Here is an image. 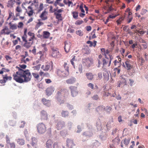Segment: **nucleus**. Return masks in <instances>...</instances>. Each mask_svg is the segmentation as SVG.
Listing matches in <instances>:
<instances>
[{"label":"nucleus","mask_w":148,"mask_h":148,"mask_svg":"<svg viewBox=\"0 0 148 148\" xmlns=\"http://www.w3.org/2000/svg\"><path fill=\"white\" fill-rule=\"evenodd\" d=\"M130 60L128 59L126 60L125 63L127 70H130L132 68V66L130 64Z\"/></svg>","instance_id":"16"},{"label":"nucleus","mask_w":148,"mask_h":148,"mask_svg":"<svg viewBox=\"0 0 148 148\" xmlns=\"http://www.w3.org/2000/svg\"><path fill=\"white\" fill-rule=\"evenodd\" d=\"M87 85L88 87L91 88L92 89H94V85L93 84L91 83H90L89 84H88Z\"/></svg>","instance_id":"54"},{"label":"nucleus","mask_w":148,"mask_h":148,"mask_svg":"<svg viewBox=\"0 0 148 148\" xmlns=\"http://www.w3.org/2000/svg\"><path fill=\"white\" fill-rule=\"evenodd\" d=\"M73 16L74 18L75 19H77L78 17V13L76 12H72Z\"/></svg>","instance_id":"39"},{"label":"nucleus","mask_w":148,"mask_h":148,"mask_svg":"<svg viewBox=\"0 0 148 148\" xmlns=\"http://www.w3.org/2000/svg\"><path fill=\"white\" fill-rule=\"evenodd\" d=\"M29 59L28 58H27L25 59H21V61L22 63H26L27 62H29Z\"/></svg>","instance_id":"51"},{"label":"nucleus","mask_w":148,"mask_h":148,"mask_svg":"<svg viewBox=\"0 0 148 148\" xmlns=\"http://www.w3.org/2000/svg\"><path fill=\"white\" fill-rule=\"evenodd\" d=\"M76 34L80 36H82L83 35V32L81 30H78L76 32Z\"/></svg>","instance_id":"48"},{"label":"nucleus","mask_w":148,"mask_h":148,"mask_svg":"<svg viewBox=\"0 0 148 148\" xmlns=\"http://www.w3.org/2000/svg\"><path fill=\"white\" fill-rule=\"evenodd\" d=\"M9 144L10 145V148H15L16 145L14 143H10Z\"/></svg>","instance_id":"61"},{"label":"nucleus","mask_w":148,"mask_h":148,"mask_svg":"<svg viewBox=\"0 0 148 148\" xmlns=\"http://www.w3.org/2000/svg\"><path fill=\"white\" fill-rule=\"evenodd\" d=\"M98 76L97 77V80H100L102 78V73L101 72L97 74Z\"/></svg>","instance_id":"46"},{"label":"nucleus","mask_w":148,"mask_h":148,"mask_svg":"<svg viewBox=\"0 0 148 148\" xmlns=\"http://www.w3.org/2000/svg\"><path fill=\"white\" fill-rule=\"evenodd\" d=\"M18 71L13 74V79L16 82L22 83L29 81L32 77V75L28 70L24 71L18 68Z\"/></svg>","instance_id":"1"},{"label":"nucleus","mask_w":148,"mask_h":148,"mask_svg":"<svg viewBox=\"0 0 148 148\" xmlns=\"http://www.w3.org/2000/svg\"><path fill=\"white\" fill-rule=\"evenodd\" d=\"M42 101L43 104L48 107H49L51 105L50 101L49 100L43 98L42 99Z\"/></svg>","instance_id":"22"},{"label":"nucleus","mask_w":148,"mask_h":148,"mask_svg":"<svg viewBox=\"0 0 148 148\" xmlns=\"http://www.w3.org/2000/svg\"><path fill=\"white\" fill-rule=\"evenodd\" d=\"M58 7H57L56 9H53L54 11V14L56 16V19L58 20L62 21V14L60 13L64 11L63 8H62L60 9H58Z\"/></svg>","instance_id":"5"},{"label":"nucleus","mask_w":148,"mask_h":148,"mask_svg":"<svg viewBox=\"0 0 148 148\" xmlns=\"http://www.w3.org/2000/svg\"><path fill=\"white\" fill-rule=\"evenodd\" d=\"M1 45L3 48H5L6 47H8L9 44V42L8 40L3 38L1 42Z\"/></svg>","instance_id":"13"},{"label":"nucleus","mask_w":148,"mask_h":148,"mask_svg":"<svg viewBox=\"0 0 148 148\" xmlns=\"http://www.w3.org/2000/svg\"><path fill=\"white\" fill-rule=\"evenodd\" d=\"M124 144L126 146H127L129 143L130 139H129L125 138L123 140Z\"/></svg>","instance_id":"41"},{"label":"nucleus","mask_w":148,"mask_h":148,"mask_svg":"<svg viewBox=\"0 0 148 148\" xmlns=\"http://www.w3.org/2000/svg\"><path fill=\"white\" fill-rule=\"evenodd\" d=\"M66 146L68 148H73L75 145L73 140L69 139H67L66 140Z\"/></svg>","instance_id":"12"},{"label":"nucleus","mask_w":148,"mask_h":148,"mask_svg":"<svg viewBox=\"0 0 148 148\" xmlns=\"http://www.w3.org/2000/svg\"><path fill=\"white\" fill-rule=\"evenodd\" d=\"M44 7H43V4L42 3H41L40 4L39 7V9L38 10V12H40L43 9Z\"/></svg>","instance_id":"50"},{"label":"nucleus","mask_w":148,"mask_h":148,"mask_svg":"<svg viewBox=\"0 0 148 148\" xmlns=\"http://www.w3.org/2000/svg\"><path fill=\"white\" fill-rule=\"evenodd\" d=\"M79 9L81 10V12L83 13H84L85 11L83 9V4H81L79 6Z\"/></svg>","instance_id":"56"},{"label":"nucleus","mask_w":148,"mask_h":148,"mask_svg":"<svg viewBox=\"0 0 148 148\" xmlns=\"http://www.w3.org/2000/svg\"><path fill=\"white\" fill-rule=\"evenodd\" d=\"M82 62L83 64H85L87 67H88L90 66L92 63L91 60H90L89 58L83 59Z\"/></svg>","instance_id":"14"},{"label":"nucleus","mask_w":148,"mask_h":148,"mask_svg":"<svg viewBox=\"0 0 148 148\" xmlns=\"http://www.w3.org/2000/svg\"><path fill=\"white\" fill-rule=\"evenodd\" d=\"M28 34L32 38H35L34 34L31 32H29L28 33Z\"/></svg>","instance_id":"57"},{"label":"nucleus","mask_w":148,"mask_h":148,"mask_svg":"<svg viewBox=\"0 0 148 148\" xmlns=\"http://www.w3.org/2000/svg\"><path fill=\"white\" fill-rule=\"evenodd\" d=\"M109 58H102L100 60H98L99 66L98 67H99L100 65L103 64V67H109L111 64V61L113 59V56L112 55H108Z\"/></svg>","instance_id":"2"},{"label":"nucleus","mask_w":148,"mask_h":148,"mask_svg":"<svg viewBox=\"0 0 148 148\" xmlns=\"http://www.w3.org/2000/svg\"><path fill=\"white\" fill-rule=\"evenodd\" d=\"M33 43V42H29L27 41V42H25L24 44V46L27 48H29L31 46Z\"/></svg>","instance_id":"27"},{"label":"nucleus","mask_w":148,"mask_h":148,"mask_svg":"<svg viewBox=\"0 0 148 148\" xmlns=\"http://www.w3.org/2000/svg\"><path fill=\"white\" fill-rule=\"evenodd\" d=\"M76 81V79L74 77H72L67 79L66 82L69 84H72L74 83Z\"/></svg>","instance_id":"23"},{"label":"nucleus","mask_w":148,"mask_h":148,"mask_svg":"<svg viewBox=\"0 0 148 148\" xmlns=\"http://www.w3.org/2000/svg\"><path fill=\"white\" fill-rule=\"evenodd\" d=\"M11 31L9 29L7 26H5V27L0 32L1 34H9L11 32Z\"/></svg>","instance_id":"11"},{"label":"nucleus","mask_w":148,"mask_h":148,"mask_svg":"<svg viewBox=\"0 0 148 148\" xmlns=\"http://www.w3.org/2000/svg\"><path fill=\"white\" fill-rule=\"evenodd\" d=\"M10 29L12 30L16 29H17V25L16 24H12L11 22L9 23Z\"/></svg>","instance_id":"24"},{"label":"nucleus","mask_w":148,"mask_h":148,"mask_svg":"<svg viewBox=\"0 0 148 148\" xmlns=\"http://www.w3.org/2000/svg\"><path fill=\"white\" fill-rule=\"evenodd\" d=\"M123 19L124 18L123 17H121L120 18L116 21L117 25H118L121 24V22L123 20Z\"/></svg>","instance_id":"44"},{"label":"nucleus","mask_w":148,"mask_h":148,"mask_svg":"<svg viewBox=\"0 0 148 148\" xmlns=\"http://www.w3.org/2000/svg\"><path fill=\"white\" fill-rule=\"evenodd\" d=\"M58 143H53L52 141L51 140H48L46 143L47 148H54L55 146L57 145Z\"/></svg>","instance_id":"7"},{"label":"nucleus","mask_w":148,"mask_h":148,"mask_svg":"<svg viewBox=\"0 0 148 148\" xmlns=\"http://www.w3.org/2000/svg\"><path fill=\"white\" fill-rule=\"evenodd\" d=\"M121 83H123L124 85H127V82L126 81V79L123 77H121Z\"/></svg>","instance_id":"40"},{"label":"nucleus","mask_w":148,"mask_h":148,"mask_svg":"<svg viewBox=\"0 0 148 148\" xmlns=\"http://www.w3.org/2000/svg\"><path fill=\"white\" fill-rule=\"evenodd\" d=\"M18 144L21 145H23L25 144V141L23 139H18L17 140Z\"/></svg>","instance_id":"35"},{"label":"nucleus","mask_w":148,"mask_h":148,"mask_svg":"<svg viewBox=\"0 0 148 148\" xmlns=\"http://www.w3.org/2000/svg\"><path fill=\"white\" fill-rule=\"evenodd\" d=\"M120 139L119 137H116L113 140V143L115 145H118L120 142Z\"/></svg>","instance_id":"30"},{"label":"nucleus","mask_w":148,"mask_h":148,"mask_svg":"<svg viewBox=\"0 0 148 148\" xmlns=\"http://www.w3.org/2000/svg\"><path fill=\"white\" fill-rule=\"evenodd\" d=\"M15 10L16 11L18 12H22V10L19 6L16 7Z\"/></svg>","instance_id":"52"},{"label":"nucleus","mask_w":148,"mask_h":148,"mask_svg":"<svg viewBox=\"0 0 148 148\" xmlns=\"http://www.w3.org/2000/svg\"><path fill=\"white\" fill-rule=\"evenodd\" d=\"M37 140L36 138L34 137L32 138V141L31 143V144L32 146H35L36 147V146L37 145Z\"/></svg>","instance_id":"29"},{"label":"nucleus","mask_w":148,"mask_h":148,"mask_svg":"<svg viewBox=\"0 0 148 148\" xmlns=\"http://www.w3.org/2000/svg\"><path fill=\"white\" fill-rule=\"evenodd\" d=\"M92 133L89 131H86L84 132L83 135L85 137H90L92 136Z\"/></svg>","instance_id":"33"},{"label":"nucleus","mask_w":148,"mask_h":148,"mask_svg":"<svg viewBox=\"0 0 148 148\" xmlns=\"http://www.w3.org/2000/svg\"><path fill=\"white\" fill-rule=\"evenodd\" d=\"M64 125L65 123L64 122L61 121H59L56 125L57 129L58 130L61 129L64 126Z\"/></svg>","instance_id":"20"},{"label":"nucleus","mask_w":148,"mask_h":148,"mask_svg":"<svg viewBox=\"0 0 148 148\" xmlns=\"http://www.w3.org/2000/svg\"><path fill=\"white\" fill-rule=\"evenodd\" d=\"M105 108L103 106H98L96 109V110L98 112L103 111L104 110Z\"/></svg>","instance_id":"34"},{"label":"nucleus","mask_w":148,"mask_h":148,"mask_svg":"<svg viewBox=\"0 0 148 148\" xmlns=\"http://www.w3.org/2000/svg\"><path fill=\"white\" fill-rule=\"evenodd\" d=\"M104 79L106 80H108L109 79V75L107 71L103 72V74Z\"/></svg>","instance_id":"32"},{"label":"nucleus","mask_w":148,"mask_h":148,"mask_svg":"<svg viewBox=\"0 0 148 148\" xmlns=\"http://www.w3.org/2000/svg\"><path fill=\"white\" fill-rule=\"evenodd\" d=\"M69 112L67 111L63 110L61 113V115L62 117L66 118L69 116Z\"/></svg>","instance_id":"25"},{"label":"nucleus","mask_w":148,"mask_h":148,"mask_svg":"<svg viewBox=\"0 0 148 148\" xmlns=\"http://www.w3.org/2000/svg\"><path fill=\"white\" fill-rule=\"evenodd\" d=\"M12 79V77L11 76H8L7 77H3V79L5 80L6 82L8 80H11Z\"/></svg>","instance_id":"55"},{"label":"nucleus","mask_w":148,"mask_h":148,"mask_svg":"<svg viewBox=\"0 0 148 148\" xmlns=\"http://www.w3.org/2000/svg\"><path fill=\"white\" fill-rule=\"evenodd\" d=\"M83 22L84 21L82 20H78L75 22V24L76 25H80L82 24Z\"/></svg>","instance_id":"49"},{"label":"nucleus","mask_w":148,"mask_h":148,"mask_svg":"<svg viewBox=\"0 0 148 148\" xmlns=\"http://www.w3.org/2000/svg\"><path fill=\"white\" fill-rule=\"evenodd\" d=\"M111 110V108L110 106H107L104 109V110L107 112H109Z\"/></svg>","instance_id":"58"},{"label":"nucleus","mask_w":148,"mask_h":148,"mask_svg":"<svg viewBox=\"0 0 148 148\" xmlns=\"http://www.w3.org/2000/svg\"><path fill=\"white\" fill-rule=\"evenodd\" d=\"M23 24L22 22H20L18 23V25L17 26V27L18 28H23Z\"/></svg>","instance_id":"53"},{"label":"nucleus","mask_w":148,"mask_h":148,"mask_svg":"<svg viewBox=\"0 0 148 148\" xmlns=\"http://www.w3.org/2000/svg\"><path fill=\"white\" fill-rule=\"evenodd\" d=\"M67 133V131L66 130H63L60 132V134L62 136L66 135Z\"/></svg>","instance_id":"59"},{"label":"nucleus","mask_w":148,"mask_h":148,"mask_svg":"<svg viewBox=\"0 0 148 148\" xmlns=\"http://www.w3.org/2000/svg\"><path fill=\"white\" fill-rule=\"evenodd\" d=\"M33 5V3H32L27 8V10H33V7L32 6Z\"/></svg>","instance_id":"63"},{"label":"nucleus","mask_w":148,"mask_h":148,"mask_svg":"<svg viewBox=\"0 0 148 148\" xmlns=\"http://www.w3.org/2000/svg\"><path fill=\"white\" fill-rule=\"evenodd\" d=\"M147 12V10L145 9H142L141 12L140 14L142 15H144Z\"/></svg>","instance_id":"62"},{"label":"nucleus","mask_w":148,"mask_h":148,"mask_svg":"<svg viewBox=\"0 0 148 148\" xmlns=\"http://www.w3.org/2000/svg\"><path fill=\"white\" fill-rule=\"evenodd\" d=\"M38 21H39V22H38L36 25L35 27V29H38L40 26L44 24L43 23L40 21V20H39Z\"/></svg>","instance_id":"37"},{"label":"nucleus","mask_w":148,"mask_h":148,"mask_svg":"<svg viewBox=\"0 0 148 148\" xmlns=\"http://www.w3.org/2000/svg\"><path fill=\"white\" fill-rule=\"evenodd\" d=\"M27 14L29 16H32L34 13V10H27L26 11Z\"/></svg>","instance_id":"47"},{"label":"nucleus","mask_w":148,"mask_h":148,"mask_svg":"<svg viewBox=\"0 0 148 148\" xmlns=\"http://www.w3.org/2000/svg\"><path fill=\"white\" fill-rule=\"evenodd\" d=\"M71 45V43L70 42H64V49L66 53H68L70 51Z\"/></svg>","instance_id":"9"},{"label":"nucleus","mask_w":148,"mask_h":148,"mask_svg":"<svg viewBox=\"0 0 148 148\" xmlns=\"http://www.w3.org/2000/svg\"><path fill=\"white\" fill-rule=\"evenodd\" d=\"M50 67V65L47 64L45 65H42L41 68L44 71H48L49 70Z\"/></svg>","instance_id":"28"},{"label":"nucleus","mask_w":148,"mask_h":148,"mask_svg":"<svg viewBox=\"0 0 148 148\" xmlns=\"http://www.w3.org/2000/svg\"><path fill=\"white\" fill-rule=\"evenodd\" d=\"M69 91L66 89H64L61 90L60 91H58L57 93V101L59 102L60 104L63 103L64 102V101H62L61 102L60 99L62 98V96L63 97L66 98L68 97L69 95Z\"/></svg>","instance_id":"3"},{"label":"nucleus","mask_w":148,"mask_h":148,"mask_svg":"<svg viewBox=\"0 0 148 148\" xmlns=\"http://www.w3.org/2000/svg\"><path fill=\"white\" fill-rule=\"evenodd\" d=\"M40 116L42 119L47 120L48 119V115L46 111L43 110L40 112Z\"/></svg>","instance_id":"15"},{"label":"nucleus","mask_w":148,"mask_h":148,"mask_svg":"<svg viewBox=\"0 0 148 148\" xmlns=\"http://www.w3.org/2000/svg\"><path fill=\"white\" fill-rule=\"evenodd\" d=\"M47 12L46 10H44L40 15V17L43 20H45L47 19Z\"/></svg>","instance_id":"18"},{"label":"nucleus","mask_w":148,"mask_h":148,"mask_svg":"<svg viewBox=\"0 0 148 148\" xmlns=\"http://www.w3.org/2000/svg\"><path fill=\"white\" fill-rule=\"evenodd\" d=\"M54 90V88L52 86L48 88L46 90L47 95L48 96L51 95L52 93Z\"/></svg>","instance_id":"19"},{"label":"nucleus","mask_w":148,"mask_h":148,"mask_svg":"<svg viewBox=\"0 0 148 148\" xmlns=\"http://www.w3.org/2000/svg\"><path fill=\"white\" fill-rule=\"evenodd\" d=\"M110 52V51L108 50L107 49L106 50L105 49L104 53L106 58H109L108 55H110V54H109Z\"/></svg>","instance_id":"38"},{"label":"nucleus","mask_w":148,"mask_h":148,"mask_svg":"<svg viewBox=\"0 0 148 148\" xmlns=\"http://www.w3.org/2000/svg\"><path fill=\"white\" fill-rule=\"evenodd\" d=\"M69 88L71 90V93L72 96L73 97L76 96L78 93L77 87L71 86Z\"/></svg>","instance_id":"8"},{"label":"nucleus","mask_w":148,"mask_h":148,"mask_svg":"<svg viewBox=\"0 0 148 148\" xmlns=\"http://www.w3.org/2000/svg\"><path fill=\"white\" fill-rule=\"evenodd\" d=\"M32 75L34 78L35 79V80H39V75L38 73H32Z\"/></svg>","instance_id":"31"},{"label":"nucleus","mask_w":148,"mask_h":148,"mask_svg":"<svg viewBox=\"0 0 148 148\" xmlns=\"http://www.w3.org/2000/svg\"><path fill=\"white\" fill-rule=\"evenodd\" d=\"M51 55L53 57L55 58H60L62 56V55L59 51L56 50H52Z\"/></svg>","instance_id":"10"},{"label":"nucleus","mask_w":148,"mask_h":148,"mask_svg":"<svg viewBox=\"0 0 148 148\" xmlns=\"http://www.w3.org/2000/svg\"><path fill=\"white\" fill-rule=\"evenodd\" d=\"M94 75L91 72L86 73V77L87 79L90 81L94 79Z\"/></svg>","instance_id":"17"},{"label":"nucleus","mask_w":148,"mask_h":148,"mask_svg":"<svg viewBox=\"0 0 148 148\" xmlns=\"http://www.w3.org/2000/svg\"><path fill=\"white\" fill-rule=\"evenodd\" d=\"M114 66L118 67H120L121 66V63L119 61H118L117 60H115L114 61Z\"/></svg>","instance_id":"36"},{"label":"nucleus","mask_w":148,"mask_h":148,"mask_svg":"<svg viewBox=\"0 0 148 148\" xmlns=\"http://www.w3.org/2000/svg\"><path fill=\"white\" fill-rule=\"evenodd\" d=\"M41 64H38L36 65L33 67L34 70L39 71L40 68Z\"/></svg>","instance_id":"45"},{"label":"nucleus","mask_w":148,"mask_h":148,"mask_svg":"<svg viewBox=\"0 0 148 148\" xmlns=\"http://www.w3.org/2000/svg\"><path fill=\"white\" fill-rule=\"evenodd\" d=\"M50 33L47 31H44L43 32V36L44 38L47 39L49 38L50 36Z\"/></svg>","instance_id":"26"},{"label":"nucleus","mask_w":148,"mask_h":148,"mask_svg":"<svg viewBox=\"0 0 148 148\" xmlns=\"http://www.w3.org/2000/svg\"><path fill=\"white\" fill-rule=\"evenodd\" d=\"M57 73L60 77H67L69 75V72L61 69L57 70Z\"/></svg>","instance_id":"6"},{"label":"nucleus","mask_w":148,"mask_h":148,"mask_svg":"<svg viewBox=\"0 0 148 148\" xmlns=\"http://www.w3.org/2000/svg\"><path fill=\"white\" fill-rule=\"evenodd\" d=\"M63 66L64 68V70L65 71H69V67L66 62H65L63 65Z\"/></svg>","instance_id":"42"},{"label":"nucleus","mask_w":148,"mask_h":148,"mask_svg":"<svg viewBox=\"0 0 148 148\" xmlns=\"http://www.w3.org/2000/svg\"><path fill=\"white\" fill-rule=\"evenodd\" d=\"M25 124V122L23 121H22L21 123V124L19 126L20 127L23 128L24 127Z\"/></svg>","instance_id":"60"},{"label":"nucleus","mask_w":148,"mask_h":148,"mask_svg":"<svg viewBox=\"0 0 148 148\" xmlns=\"http://www.w3.org/2000/svg\"><path fill=\"white\" fill-rule=\"evenodd\" d=\"M9 16L7 18V20H9L11 18L14 16V14L11 11H9L8 12Z\"/></svg>","instance_id":"43"},{"label":"nucleus","mask_w":148,"mask_h":148,"mask_svg":"<svg viewBox=\"0 0 148 148\" xmlns=\"http://www.w3.org/2000/svg\"><path fill=\"white\" fill-rule=\"evenodd\" d=\"M84 50H85V51L86 52H85V53L86 54H88L90 52V50L88 48H85Z\"/></svg>","instance_id":"64"},{"label":"nucleus","mask_w":148,"mask_h":148,"mask_svg":"<svg viewBox=\"0 0 148 148\" xmlns=\"http://www.w3.org/2000/svg\"><path fill=\"white\" fill-rule=\"evenodd\" d=\"M16 1L14 0H9L7 3V7L9 8H13Z\"/></svg>","instance_id":"21"},{"label":"nucleus","mask_w":148,"mask_h":148,"mask_svg":"<svg viewBox=\"0 0 148 148\" xmlns=\"http://www.w3.org/2000/svg\"><path fill=\"white\" fill-rule=\"evenodd\" d=\"M37 132L40 134L44 133L47 130V127L45 125L42 123L38 124L37 125Z\"/></svg>","instance_id":"4"}]
</instances>
